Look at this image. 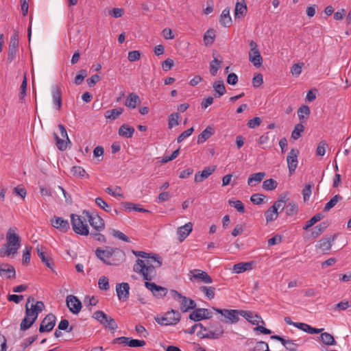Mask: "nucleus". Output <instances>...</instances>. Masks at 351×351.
<instances>
[{"label": "nucleus", "instance_id": "3", "mask_svg": "<svg viewBox=\"0 0 351 351\" xmlns=\"http://www.w3.org/2000/svg\"><path fill=\"white\" fill-rule=\"evenodd\" d=\"M16 228H10L6 234V243L0 249L1 256H10L16 254L21 246V237L14 230Z\"/></svg>", "mask_w": 351, "mask_h": 351}, {"label": "nucleus", "instance_id": "9", "mask_svg": "<svg viewBox=\"0 0 351 351\" xmlns=\"http://www.w3.org/2000/svg\"><path fill=\"white\" fill-rule=\"evenodd\" d=\"M112 344H120L123 346L131 348L143 347L146 342L144 340L134 339L127 337H120L115 338L112 341Z\"/></svg>", "mask_w": 351, "mask_h": 351}, {"label": "nucleus", "instance_id": "18", "mask_svg": "<svg viewBox=\"0 0 351 351\" xmlns=\"http://www.w3.org/2000/svg\"><path fill=\"white\" fill-rule=\"evenodd\" d=\"M19 45V38L17 33H14L10 38L9 43V50L8 54V62L11 63L16 58L17 47Z\"/></svg>", "mask_w": 351, "mask_h": 351}, {"label": "nucleus", "instance_id": "12", "mask_svg": "<svg viewBox=\"0 0 351 351\" xmlns=\"http://www.w3.org/2000/svg\"><path fill=\"white\" fill-rule=\"evenodd\" d=\"M209 335L206 337L208 339H218L224 333L223 327L218 321H212L209 323Z\"/></svg>", "mask_w": 351, "mask_h": 351}, {"label": "nucleus", "instance_id": "37", "mask_svg": "<svg viewBox=\"0 0 351 351\" xmlns=\"http://www.w3.org/2000/svg\"><path fill=\"white\" fill-rule=\"evenodd\" d=\"M320 333L321 335L319 338L324 344L326 346H335L337 344V341L331 334L326 332H323V331Z\"/></svg>", "mask_w": 351, "mask_h": 351}, {"label": "nucleus", "instance_id": "59", "mask_svg": "<svg viewBox=\"0 0 351 351\" xmlns=\"http://www.w3.org/2000/svg\"><path fill=\"white\" fill-rule=\"evenodd\" d=\"M313 186V184H306L304 188L302 189V193L303 199H304V202L308 200V199L311 195V192H312L311 189H312Z\"/></svg>", "mask_w": 351, "mask_h": 351}, {"label": "nucleus", "instance_id": "26", "mask_svg": "<svg viewBox=\"0 0 351 351\" xmlns=\"http://www.w3.org/2000/svg\"><path fill=\"white\" fill-rule=\"evenodd\" d=\"M247 8L244 0L237 1L234 8V18L240 19L244 17L247 14Z\"/></svg>", "mask_w": 351, "mask_h": 351}, {"label": "nucleus", "instance_id": "20", "mask_svg": "<svg viewBox=\"0 0 351 351\" xmlns=\"http://www.w3.org/2000/svg\"><path fill=\"white\" fill-rule=\"evenodd\" d=\"M51 224L53 227L62 232H66L70 228V225L68 220L64 219L60 217L54 216L52 219H51Z\"/></svg>", "mask_w": 351, "mask_h": 351}, {"label": "nucleus", "instance_id": "43", "mask_svg": "<svg viewBox=\"0 0 351 351\" xmlns=\"http://www.w3.org/2000/svg\"><path fill=\"white\" fill-rule=\"evenodd\" d=\"M324 217V215L322 213H317L313 217H311L308 221L306 222L305 226L303 227V229L307 230L317 222L319 221Z\"/></svg>", "mask_w": 351, "mask_h": 351}, {"label": "nucleus", "instance_id": "61", "mask_svg": "<svg viewBox=\"0 0 351 351\" xmlns=\"http://www.w3.org/2000/svg\"><path fill=\"white\" fill-rule=\"evenodd\" d=\"M194 131V129L193 128H191L189 129H187L186 130L184 131L183 132H182L179 136L177 138V142L178 143H181L182 141H183L186 138L189 137V136H191L193 132Z\"/></svg>", "mask_w": 351, "mask_h": 351}, {"label": "nucleus", "instance_id": "8", "mask_svg": "<svg viewBox=\"0 0 351 351\" xmlns=\"http://www.w3.org/2000/svg\"><path fill=\"white\" fill-rule=\"evenodd\" d=\"M93 317L104 325V327L108 328L112 330H115L118 327L114 319L102 311H95Z\"/></svg>", "mask_w": 351, "mask_h": 351}, {"label": "nucleus", "instance_id": "35", "mask_svg": "<svg viewBox=\"0 0 351 351\" xmlns=\"http://www.w3.org/2000/svg\"><path fill=\"white\" fill-rule=\"evenodd\" d=\"M289 197L287 194L286 193H282L278 200H276L274 204L272 205V206H275L276 210L278 211V209H280V212L284 210V208H286V203L288 201Z\"/></svg>", "mask_w": 351, "mask_h": 351}, {"label": "nucleus", "instance_id": "1", "mask_svg": "<svg viewBox=\"0 0 351 351\" xmlns=\"http://www.w3.org/2000/svg\"><path fill=\"white\" fill-rule=\"evenodd\" d=\"M132 254L138 258L133 266L134 271L141 274L145 280L150 281L156 276V268L162 265V258L157 254H152L143 251L132 250Z\"/></svg>", "mask_w": 351, "mask_h": 351}, {"label": "nucleus", "instance_id": "10", "mask_svg": "<svg viewBox=\"0 0 351 351\" xmlns=\"http://www.w3.org/2000/svg\"><path fill=\"white\" fill-rule=\"evenodd\" d=\"M250 50L249 52V60L256 67H260L263 63V58L256 42H250Z\"/></svg>", "mask_w": 351, "mask_h": 351}, {"label": "nucleus", "instance_id": "36", "mask_svg": "<svg viewBox=\"0 0 351 351\" xmlns=\"http://www.w3.org/2000/svg\"><path fill=\"white\" fill-rule=\"evenodd\" d=\"M265 176V173L264 172H258L256 173H254L250 175L247 180L248 185L251 186H256L257 183L261 182Z\"/></svg>", "mask_w": 351, "mask_h": 351}, {"label": "nucleus", "instance_id": "5", "mask_svg": "<svg viewBox=\"0 0 351 351\" xmlns=\"http://www.w3.org/2000/svg\"><path fill=\"white\" fill-rule=\"evenodd\" d=\"M181 315L179 311H176L171 309L167 311L164 316L160 317L157 315L155 317V321L160 325H176L180 320Z\"/></svg>", "mask_w": 351, "mask_h": 351}, {"label": "nucleus", "instance_id": "50", "mask_svg": "<svg viewBox=\"0 0 351 351\" xmlns=\"http://www.w3.org/2000/svg\"><path fill=\"white\" fill-rule=\"evenodd\" d=\"M34 319H32L29 317L25 316L21 321L20 324V330L22 331H25L29 329L35 322Z\"/></svg>", "mask_w": 351, "mask_h": 351}, {"label": "nucleus", "instance_id": "42", "mask_svg": "<svg viewBox=\"0 0 351 351\" xmlns=\"http://www.w3.org/2000/svg\"><path fill=\"white\" fill-rule=\"evenodd\" d=\"M343 199V197L339 194L337 195H335L333 197H332L330 201L326 204L324 208V212H328L329 211L331 208H332L338 202L341 201Z\"/></svg>", "mask_w": 351, "mask_h": 351}, {"label": "nucleus", "instance_id": "57", "mask_svg": "<svg viewBox=\"0 0 351 351\" xmlns=\"http://www.w3.org/2000/svg\"><path fill=\"white\" fill-rule=\"evenodd\" d=\"M96 204L106 212L110 213L112 210L111 206L108 204L101 197L95 199Z\"/></svg>", "mask_w": 351, "mask_h": 351}, {"label": "nucleus", "instance_id": "23", "mask_svg": "<svg viewBox=\"0 0 351 351\" xmlns=\"http://www.w3.org/2000/svg\"><path fill=\"white\" fill-rule=\"evenodd\" d=\"M216 167H206L201 172L199 171L195 175L194 180L195 182H202L208 178L215 171Z\"/></svg>", "mask_w": 351, "mask_h": 351}, {"label": "nucleus", "instance_id": "56", "mask_svg": "<svg viewBox=\"0 0 351 351\" xmlns=\"http://www.w3.org/2000/svg\"><path fill=\"white\" fill-rule=\"evenodd\" d=\"M250 351H270L267 343L261 341H258L255 346Z\"/></svg>", "mask_w": 351, "mask_h": 351}, {"label": "nucleus", "instance_id": "21", "mask_svg": "<svg viewBox=\"0 0 351 351\" xmlns=\"http://www.w3.org/2000/svg\"><path fill=\"white\" fill-rule=\"evenodd\" d=\"M130 285L128 282L119 283L116 286L117 295L120 301H127L130 297Z\"/></svg>", "mask_w": 351, "mask_h": 351}, {"label": "nucleus", "instance_id": "2", "mask_svg": "<svg viewBox=\"0 0 351 351\" xmlns=\"http://www.w3.org/2000/svg\"><path fill=\"white\" fill-rule=\"evenodd\" d=\"M95 255L104 264L108 265H119L124 261L125 256L122 250L109 246H106L105 249L97 248Z\"/></svg>", "mask_w": 351, "mask_h": 351}, {"label": "nucleus", "instance_id": "55", "mask_svg": "<svg viewBox=\"0 0 351 351\" xmlns=\"http://www.w3.org/2000/svg\"><path fill=\"white\" fill-rule=\"evenodd\" d=\"M71 172L74 176L79 177V178H84L86 176L88 177V175L86 173L85 170L80 167V166H75L73 167L71 169Z\"/></svg>", "mask_w": 351, "mask_h": 351}, {"label": "nucleus", "instance_id": "40", "mask_svg": "<svg viewBox=\"0 0 351 351\" xmlns=\"http://www.w3.org/2000/svg\"><path fill=\"white\" fill-rule=\"evenodd\" d=\"M278 212L276 210L275 206H271L265 212V217L267 223L274 221L278 218Z\"/></svg>", "mask_w": 351, "mask_h": 351}, {"label": "nucleus", "instance_id": "11", "mask_svg": "<svg viewBox=\"0 0 351 351\" xmlns=\"http://www.w3.org/2000/svg\"><path fill=\"white\" fill-rule=\"evenodd\" d=\"M58 128H59L60 132V135H61V136L63 138L62 139L60 138L57 135V134L54 133L53 136H54V138H55V141H56V146H57L58 149H60L61 151H64L67 148V144L68 143H71V141H70V140L69 138V136H68V134H67V132L66 130L65 127L63 125H62V124H59L58 125Z\"/></svg>", "mask_w": 351, "mask_h": 351}, {"label": "nucleus", "instance_id": "54", "mask_svg": "<svg viewBox=\"0 0 351 351\" xmlns=\"http://www.w3.org/2000/svg\"><path fill=\"white\" fill-rule=\"evenodd\" d=\"M228 203L230 206L235 208L238 210V212L241 213H245V206L241 201L230 199L228 201Z\"/></svg>", "mask_w": 351, "mask_h": 351}, {"label": "nucleus", "instance_id": "25", "mask_svg": "<svg viewBox=\"0 0 351 351\" xmlns=\"http://www.w3.org/2000/svg\"><path fill=\"white\" fill-rule=\"evenodd\" d=\"M240 315L253 325H258L260 320L264 324L261 317L258 315H253L252 311L241 310Z\"/></svg>", "mask_w": 351, "mask_h": 351}, {"label": "nucleus", "instance_id": "47", "mask_svg": "<svg viewBox=\"0 0 351 351\" xmlns=\"http://www.w3.org/2000/svg\"><path fill=\"white\" fill-rule=\"evenodd\" d=\"M286 215L287 216H293L298 213V204L294 202H290L286 206Z\"/></svg>", "mask_w": 351, "mask_h": 351}, {"label": "nucleus", "instance_id": "34", "mask_svg": "<svg viewBox=\"0 0 351 351\" xmlns=\"http://www.w3.org/2000/svg\"><path fill=\"white\" fill-rule=\"evenodd\" d=\"M329 226V223L328 221H323L317 226H315L311 231V235L313 238L315 239L318 237L320 234H322L325 230Z\"/></svg>", "mask_w": 351, "mask_h": 351}, {"label": "nucleus", "instance_id": "17", "mask_svg": "<svg viewBox=\"0 0 351 351\" xmlns=\"http://www.w3.org/2000/svg\"><path fill=\"white\" fill-rule=\"evenodd\" d=\"M212 313L207 308H196L190 315L189 319L194 322H199L203 319H210Z\"/></svg>", "mask_w": 351, "mask_h": 351}, {"label": "nucleus", "instance_id": "15", "mask_svg": "<svg viewBox=\"0 0 351 351\" xmlns=\"http://www.w3.org/2000/svg\"><path fill=\"white\" fill-rule=\"evenodd\" d=\"M56 321V316L53 313H49L41 322L39 332L42 333L51 331L55 326Z\"/></svg>", "mask_w": 351, "mask_h": 351}, {"label": "nucleus", "instance_id": "62", "mask_svg": "<svg viewBox=\"0 0 351 351\" xmlns=\"http://www.w3.org/2000/svg\"><path fill=\"white\" fill-rule=\"evenodd\" d=\"M111 234L114 237L118 238L119 239L125 241L130 242V238L123 234L122 232L117 230H112Z\"/></svg>", "mask_w": 351, "mask_h": 351}, {"label": "nucleus", "instance_id": "6", "mask_svg": "<svg viewBox=\"0 0 351 351\" xmlns=\"http://www.w3.org/2000/svg\"><path fill=\"white\" fill-rule=\"evenodd\" d=\"M71 222L73 231L80 235L86 236L89 234L88 226L86 221L82 220L81 216L71 214Z\"/></svg>", "mask_w": 351, "mask_h": 351}, {"label": "nucleus", "instance_id": "48", "mask_svg": "<svg viewBox=\"0 0 351 351\" xmlns=\"http://www.w3.org/2000/svg\"><path fill=\"white\" fill-rule=\"evenodd\" d=\"M215 37V32L213 29H208L204 36V40L206 45H212Z\"/></svg>", "mask_w": 351, "mask_h": 351}, {"label": "nucleus", "instance_id": "33", "mask_svg": "<svg viewBox=\"0 0 351 351\" xmlns=\"http://www.w3.org/2000/svg\"><path fill=\"white\" fill-rule=\"evenodd\" d=\"M220 23L223 27H230L232 24V19L230 16V9L225 8L220 16Z\"/></svg>", "mask_w": 351, "mask_h": 351}, {"label": "nucleus", "instance_id": "32", "mask_svg": "<svg viewBox=\"0 0 351 351\" xmlns=\"http://www.w3.org/2000/svg\"><path fill=\"white\" fill-rule=\"evenodd\" d=\"M135 130L128 124H123L119 129L118 133L121 136L129 138H132Z\"/></svg>", "mask_w": 351, "mask_h": 351}, {"label": "nucleus", "instance_id": "63", "mask_svg": "<svg viewBox=\"0 0 351 351\" xmlns=\"http://www.w3.org/2000/svg\"><path fill=\"white\" fill-rule=\"evenodd\" d=\"M328 145L326 141H322L316 149V154L318 156H323L326 153V147Z\"/></svg>", "mask_w": 351, "mask_h": 351}, {"label": "nucleus", "instance_id": "38", "mask_svg": "<svg viewBox=\"0 0 351 351\" xmlns=\"http://www.w3.org/2000/svg\"><path fill=\"white\" fill-rule=\"evenodd\" d=\"M252 262L239 263L234 265L233 271L237 274L244 272L247 270H250L252 268Z\"/></svg>", "mask_w": 351, "mask_h": 351}, {"label": "nucleus", "instance_id": "46", "mask_svg": "<svg viewBox=\"0 0 351 351\" xmlns=\"http://www.w3.org/2000/svg\"><path fill=\"white\" fill-rule=\"evenodd\" d=\"M208 300H212L215 295V288L213 287L202 286L199 288Z\"/></svg>", "mask_w": 351, "mask_h": 351}, {"label": "nucleus", "instance_id": "52", "mask_svg": "<svg viewBox=\"0 0 351 351\" xmlns=\"http://www.w3.org/2000/svg\"><path fill=\"white\" fill-rule=\"evenodd\" d=\"M278 183L272 178L265 180L263 182V188L267 191H272L277 187Z\"/></svg>", "mask_w": 351, "mask_h": 351}, {"label": "nucleus", "instance_id": "31", "mask_svg": "<svg viewBox=\"0 0 351 351\" xmlns=\"http://www.w3.org/2000/svg\"><path fill=\"white\" fill-rule=\"evenodd\" d=\"M141 103L140 98L138 95L134 93H131L128 95L125 105L130 108H135L137 105Z\"/></svg>", "mask_w": 351, "mask_h": 351}, {"label": "nucleus", "instance_id": "51", "mask_svg": "<svg viewBox=\"0 0 351 351\" xmlns=\"http://www.w3.org/2000/svg\"><path fill=\"white\" fill-rule=\"evenodd\" d=\"M221 61L215 58L210 62V73L213 76H215L217 71L220 68Z\"/></svg>", "mask_w": 351, "mask_h": 351}, {"label": "nucleus", "instance_id": "27", "mask_svg": "<svg viewBox=\"0 0 351 351\" xmlns=\"http://www.w3.org/2000/svg\"><path fill=\"white\" fill-rule=\"evenodd\" d=\"M0 275H7V278H14L16 276L15 269L13 266L9 264L0 265Z\"/></svg>", "mask_w": 351, "mask_h": 351}, {"label": "nucleus", "instance_id": "30", "mask_svg": "<svg viewBox=\"0 0 351 351\" xmlns=\"http://www.w3.org/2000/svg\"><path fill=\"white\" fill-rule=\"evenodd\" d=\"M215 133V129L212 126H208L198 136L197 144H202L208 140Z\"/></svg>", "mask_w": 351, "mask_h": 351}, {"label": "nucleus", "instance_id": "4", "mask_svg": "<svg viewBox=\"0 0 351 351\" xmlns=\"http://www.w3.org/2000/svg\"><path fill=\"white\" fill-rule=\"evenodd\" d=\"M170 292L173 298L180 302V310L182 313H186L195 308L196 303L193 300L182 295L178 291L173 289H171Z\"/></svg>", "mask_w": 351, "mask_h": 351}, {"label": "nucleus", "instance_id": "58", "mask_svg": "<svg viewBox=\"0 0 351 351\" xmlns=\"http://www.w3.org/2000/svg\"><path fill=\"white\" fill-rule=\"evenodd\" d=\"M98 287L101 290H108L110 288L108 278L106 276H101L99 279Z\"/></svg>", "mask_w": 351, "mask_h": 351}, {"label": "nucleus", "instance_id": "24", "mask_svg": "<svg viewBox=\"0 0 351 351\" xmlns=\"http://www.w3.org/2000/svg\"><path fill=\"white\" fill-rule=\"evenodd\" d=\"M192 230L193 224L191 222L179 227L177 230V234L178 235V240L180 242H182L191 232Z\"/></svg>", "mask_w": 351, "mask_h": 351}, {"label": "nucleus", "instance_id": "7", "mask_svg": "<svg viewBox=\"0 0 351 351\" xmlns=\"http://www.w3.org/2000/svg\"><path fill=\"white\" fill-rule=\"evenodd\" d=\"M213 310L217 313L221 314L224 319L222 322L226 324H236L239 320V316L241 315V310H232V309H221L218 308H213Z\"/></svg>", "mask_w": 351, "mask_h": 351}, {"label": "nucleus", "instance_id": "49", "mask_svg": "<svg viewBox=\"0 0 351 351\" xmlns=\"http://www.w3.org/2000/svg\"><path fill=\"white\" fill-rule=\"evenodd\" d=\"M304 130V127L302 123H298L295 125L294 130L291 133V138L294 140L298 139L301 136L302 133Z\"/></svg>", "mask_w": 351, "mask_h": 351}, {"label": "nucleus", "instance_id": "29", "mask_svg": "<svg viewBox=\"0 0 351 351\" xmlns=\"http://www.w3.org/2000/svg\"><path fill=\"white\" fill-rule=\"evenodd\" d=\"M191 272L193 273V278L200 279L204 283L210 284L213 282L212 278L206 271L194 269Z\"/></svg>", "mask_w": 351, "mask_h": 351}, {"label": "nucleus", "instance_id": "16", "mask_svg": "<svg viewBox=\"0 0 351 351\" xmlns=\"http://www.w3.org/2000/svg\"><path fill=\"white\" fill-rule=\"evenodd\" d=\"M145 286L157 298H162L168 292L167 288L157 285L154 282H150L148 280L145 282Z\"/></svg>", "mask_w": 351, "mask_h": 351}, {"label": "nucleus", "instance_id": "60", "mask_svg": "<svg viewBox=\"0 0 351 351\" xmlns=\"http://www.w3.org/2000/svg\"><path fill=\"white\" fill-rule=\"evenodd\" d=\"M31 250H32L31 246L25 247V250L23 252V259H22L23 264H27L29 263L30 258H31Z\"/></svg>", "mask_w": 351, "mask_h": 351}, {"label": "nucleus", "instance_id": "64", "mask_svg": "<svg viewBox=\"0 0 351 351\" xmlns=\"http://www.w3.org/2000/svg\"><path fill=\"white\" fill-rule=\"evenodd\" d=\"M179 114L177 112L173 113L169 118V128H172L173 126L178 125Z\"/></svg>", "mask_w": 351, "mask_h": 351}, {"label": "nucleus", "instance_id": "28", "mask_svg": "<svg viewBox=\"0 0 351 351\" xmlns=\"http://www.w3.org/2000/svg\"><path fill=\"white\" fill-rule=\"evenodd\" d=\"M52 97L53 104L57 106L58 110H60L62 106V91L58 86L53 87Z\"/></svg>", "mask_w": 351, "mask_h": 351}, {"label": "nucleus", "instance_id": "53", "mask_svg": "<svg viewBox=\"0 0 351 351\" xmlns=\"http://www.w3.org/2000/svg\"><path fill=\"white\" fill-rule=\"evenodd\" d=\"M310 108L308 106L302 105L301 107L299 108L298 110V115L299 117V119L300 121L303 120L304 119V114L306 116L305 119H307L308 115L310 114Z\"/></svg>", "mask_w": 351, "mask_h": 351}, {"label": "nucleus", "instance_id": "19", "mask_svg": "<svg viewBox=\"0 0 351 351\" xmlns=\"http://www.w3.org/2000/svg\"><path fill=\"white\" fill-rule=\"evenodd\" d=\"M66 305L69 311L73 314L80 313L82 308L81 301L75 295H69L66 299Z\"/></svg>", "mask_w": 351, "mask_h": 351}, {"label": "nucleus", "instance_id": "13", "mask_svg": "<svg viewBox=\"0 0 351 351\" xmlns=\"http://www.w3.org/2000/svg\"><path fill=\"white\" fill-rule=\"evenodd\" d=\"M337 236L338 233H335L330 237H324L322 238L316 245L317 248L320 249L324 254H328Z\"/></svg>", "mask_w": 351, "mask_h": 351}, {"label": "nucleus", "instance_id": "44", "mask_svg": "<svg viewBox=\"0 0 351 351\" xmlns=\"http://www.w3.org/2000/svg\"><path fill=\"white\" fill-rule=\"evenodd\" d=\"M213 88L216 93L218 95V97L223 95L226 93V87L223 80H218L213 84Z\"/></svg>", "mask_w": 351, "mask_h": 351}, {"label": "nucleus", "instance_id": "45", "mask_svg": "<svg viewBox=\"0 0 351 351\" xmlns=\"http://www.w3.org/2000/svg\"><path fill=\"white\" fill-rule=\"evenodd\" d=\"M38 315L39 313L36 311L35 308L33 307V304H31L30 306L25 305V316L36 321Z\"/></svg>", "mask_w": 351, "mask_h": 351}, {"label": "nucleus", "instance_id": "39", "mask_svg": "<svg viewBox=\"0 0 351 351\" xmlns=\"http://www.w3.org/2000/svg\"><path fill=\"white\" fill-rule=\"evenodd\" d=\"M123 112V108H118L112 110H107L105 114V118L111 121L117 119Z\"/></svg>", "mask_w": 351, "mask_h": 351}, {"label": "nucleus", "instance_id": "41", "mask_svg": "<svg viewBox=\"0 0 351 351\" xmlns=\"http://www.w3.org/2000/svg\"><path fill=\"white\" fill-rule=\"evenodd\" d=\"M37 254L42 262L49 268L53 269V263L51 262V258L47 256L42 249L37 247Z\"/></svg>", "mask_w": 351, "mask_h": 351}, {"label": "nucleus", "instance_id": "22", "mask_svg": "<svg viewBox=\"0 0 351 351\" xmlns=\"http://www.w3.org/2000/svg\"><path fill=\"white\" fill-rule=\"evenodd\" d=\"M87 216L88 218V221L90 223V225L97 231H101L105 228V223L104 219L99 217V215H96L95 216L92 215H89L87 213Z\"/></svg>", "mask_w": 351, "mask_h": 351}, {"label": "nucleus", "instance_id": "14", "mask_svg": "<svg viewBox=\"0 0 351 351\" xmlns=\"http://www.w3.org/2000/svg\"><path fill=\"white\" fill-rule=\"evenodd\" d=\"M299 154V150L295 148H293L290 150L288 156H287V162L288 165L289 173L290 176L293 175L298 166V156Z\"/></svg>", "mask_w": 351, "mask_h": 351}]
</instances>
